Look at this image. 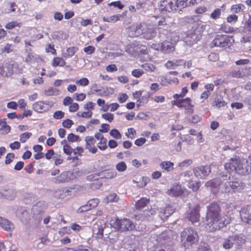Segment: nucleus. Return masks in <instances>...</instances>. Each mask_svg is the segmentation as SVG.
<instances>
[{"mask_svg":"<svg viewBox=\"0 0 251 251\" xmlns=\"http://www.w3.org/2000/svg\"><path fill=\"white\" fill-rule=\"evenodd\" d=\"M64 115H65V114L63 112H62L61 110H58V111H55L54 113V114L53 115V117L55 119H57V120L61 119L62 118H63L64 117Z\"/></svg>","mask_w":251,"mask_h":251,"instance_id":"obj_64","label":"nucleus"},{"mask_svg":"<svg viewBox=\"0 0 251 251\" xmlns=\"http://www.w3.org/2000/svg\"><path fill=\"white\" fill-rule=\"evenodd\" d=\"M0 226L6 231H9L13 228V225L8 220L0 217Z\"/></svg>","mask_w":251,"mask_h":251,"instance_id":"obj_23","label":"nucleus"},{"mask_svg":"<svg viewBox=\"0 0 251 251\" xmlns=\"http://www.w3.org/2000/svg\"><path fill=\"white\" fill-rule=\"evenodd\" d=\"M188 90L186 87H183L181 90L180 94H176L173 95V98L175 100L184 99L183 98L186 96L188 93Z\"/></svg>","mask_w":251,"mask_h":251,"instance_id":"obj_40","label":"nucleus"},{"mask_svg":"<svg viewBox=\"0 0 251 251\" xmlns=\"http://www.w3.org/2000/svg\"><path fill=\"white\" fill-rule=\"evenodd\" d=\"M84 141L85 149L94 154L98 151V148L96 146V139L95 136H87L85 137Z\"/></svg>","mask_w":251,"mask_h":251,"instance_id":"obj_11","label":"nucleus"},{"mask_svg":"<svg viewBox=\"0 0 251 251\" xmlns=\"http://www.w3.org/2000/svg\"><path fill=\"white\" fill-rule=\"evenodd\" d=\"M174 212V209L170 205H167L159 211V216L162 220L167 219Z\"/></svg>","mask_w":251,"mask_h":251,"instance_id":"obj_18","label":"nucleus"},{"mask_svg":"<svg viewBox=\"0 0 251 251\" xmlns=\"http://www.w3.org/2000/svg\"><path fill=\"white\" fill-rule=\"evenodd\" d=\"M128 32L130 36L137 37L143 35V37L147 39H151L154 34L152 30L148 28L147 25L145 23L131 26L128 28Z\"/></svg>","mask_w":251,"mask_h":251,"instance_id":"obj_2","label":"nucleus"},{"mask_svg":"<svg viewBox=\"0 0 251 251\" xmlns=\"http://www.w3.org/2000/svg\"><path fill=\"white\" fill-rule=\"evenodd\" d=\"M15 62L10 60L3 62L0 65V75L3 76H10L14 72Z\"/></svg>","mask_w":251,"mask_h":251,"instance_id":"obj_9","label":"nucleus"},{"mask_svg":"<svg viewBox=\"0 0 251 251\" xmlns=\"http://www.w3.org/2000/svg\"><path fill=\"white\" fill-rule=\"evenodd\" d=\"M141 67L148 72H153L156 69L155 67L151 63L143 64L141 65Z\"/></svg>","mask_w":251,"mask_h":251,"instance_id":"obj_43","label":"nucleus"},{"mask_svg":"<svg viewBox=\"0 0 251 251\" xmlns=\"http://www.w3.org/2000/svg\"><path fill=\"white\" fill-rule=\"evenodd\" d=\"M226 102L223 100V98H215L212 103V105L218 108H221L226 106Z\"/></svg>","mask_w":251,"mask_h":251,"instance_id":"obj_32","label":"nucleus"},{"mask_svg":"<svg viewBox=\"0 0 251 251\" xmlns=\"http://www.w3.org/2000/svg\"><path fill=\"white\" fill-rule=\"evenodd\" d=\"M15 158V155L14 153H8L5 158L4 163L8 165L12 163Z\"/></svg>","mask_w":251,"mask_h":251,"instance_id":"obj_49","label":"nucleus"},{"mask_svg":"<svg viewBox=\"0 0 251 251\" xmlns=\"http://www.w3.org/2000/svg\"><path fill=\"white\" fill-rule=\"evenodd\" d=\"M74 98L77 101H83L86 98V95L84 93H75L73 95Z\"/></svg>","mask_w":251,"mask_h":251,"instance_id":"obj_63","label":"nucleus"},{"mask_svg":"<svg viewBox=\"0 0 251 251\" xmlns=\"http://www.w3.org/2000/svg\"><path fill=\"white\" fill-rule=\"evenodd\" d=\"M159 166L162 170L167 172H171L174 169V163L169 161H162Z\"/></svg>","mask_w":251,"mask_h":251,"instance_id":"obj_22","label":"nucleus"},{"mask_svg":"<svg viewBox=\"0 0 251 251\" xmlns=\"http://www.w3.org/2000/svg\"><path fill=\"white\" fill-rule=\"evenodd\" d=\"M54 163L56 166L61 164L64 161L63 157L60 154H55L53 157Z\"/></svg>","mask_w":251,"mask_h":251,"instance_id":"obj_54","label":"nucleus"},{"mask_svg":"<svg viewBox=\"0 0 251 251\" xmlns=\"http://www.w3.org/2000/svg\"><path fill=\"white\" fill-rule=\"evenodd\" d=\"M50 106L49 101L45 102L43 101H38L33 104L32 108L37 112L43 113L47 111Z\"/></svg>","mask_w":251,"mask_h":251,"instance_id":"obj_15","label":"nucleus"},{"mask_svg":"<svg viewBox=\"0 0 251 251\" xmlns=\"http://www.w3.org/2000/svg\"><path fill=\"white\" fill-rule=\"evenodd\" d=\"M68 180V174L64 172L54 178V182L56 183H63Z\"/></svg>","mask_w":251,"mask_h":251,"instance_id":"obj_29","label":"nucleus"},{"mask_svg":"<svg viewBox=\"0 0 251 251\" xmlns=\"http://www.w3.org/2000/svg\"><path fill=\"white\" fill-rule=\"evenodd\" d=\"M177 8H184L195 4V0H176Z\"/></svg>","mask_w":251,"mask_h":251,"instance_id":"obj_20","label":"nucleus"},{"mask_svg":"<svg viewBox=\"0 0 251 251\" xmlns=\"http://www.w3.org/2000/svg\"><path fill=\"white\" fill-rule=\"evenodd\" d=\"M160 83L162 86H168L172 83L178 84L179 80L176 77L172 79L166 76H162L160 78Z\"/></svg>","mask_w":251,"mask_h":251,"instance_id":"obj_24","label":"nucleus"},{"mask_svg":"<svg viewBox=\"0 0 251 251\" xmlns=\"http://www.w3.org/2000/svg\"><path fill=\"white\" fill-rule=\"evenodd\" d=\"M183 63V59H176L172 61L169 60L165 63V66L169 69H175L176 67L181 66Z\"/></svg>","mask_w":251,"mask_h":251,"instance_id":"obj_21","label":"nucleus"},{"mask_svg":"<svg viewBox=\"0 0 251 251\" xmlns=\"http://www.w3.org/2000/svg\"><path fill=\"white\" fill-rule=\"evenodd\" d=\"M181 241L185 246L197 244L199 237L197 232L192 227L184 228L180 233Z\"/></svg>","mask_w":251,"mask_h":251,"instance_id":"obj_4","label":"nucleus"},{"mask_svg":"<svg viewBox=\"0 0 251 251\" xmlns=\"http://www.w3.org/2000/svg\"><path fill=\"white\" fill-rule=\"evenodd\" d=\"M193 172L197 177L200 179H203L210 173L211 168L207 165L201 166L194 168Z\"/></svg>","mask_w":251,"mask_h":251,"instance_id":"obj_10","label":"nucleus"},{"mask_svg":"<svg viewBox=\"0 0 251 251\" xmlns=\"http://www.w3.org/2000/svg\"><path fill=\"white\" fill-rule=\"evenodd\" d=\"M45 50L47 53H51L53 55H56L57 53L53 44H48L46 45Z\"/></svg>","mask_w":251,"mask_h":251,"instance_id":"obj_45","label":"nucleus"},{"mask_svg":"<svg viewBox=\"0 0 251 251\" xmlns=\"http://www.w3.org/2000/svg\"><path fill=\"white\" fill-rule=\"evenodd\" d=\"M201 206L197 204L192 207H189L187 211L186 218L192 224L198 222L200 221L201 214Z\"/></svg>","mask_w":251,"mask_h":251,"instance_id":"obj_8","label":"nucleus"},{"mask_svg":"<svg viewBox=\"0 0 251 251\" xmlns=\"http://www.w3.org/2000/svg\"><path fill=\"white\" fill-rule=\"evenodd\" d=\"M36 59V57L31 53H28L25 57V61L28 65L32 64L34 60Z\"/></svg>","mask_w":251,"mask_h":251,"instance_id":"obj_57","label":"nucleus"},{"mask_svg":"<svg viewBox=\"0 0 251 251\" xmlns=\"http://www.w3.org/2000/svg\"><path fill=\"white\" fill-rule=\"evenodd\" d=\"M52 37L57 40L67 38L66 34L63 31H56L53 32Z\"/></svg>","mask_w":251,"mask_h":251,"instance_id":"obj_37","label":"nucleus"},{"mask_svg":"<svg viewBox=\"0 0 251 251\" xmlns=\"http://www.w3.org/2000/svg\"><path fill=\"white\" fill-rule=\"evenodd\" d=\"M162 51L165 53H168L174 50V44L168 41H164L162 42Z\"/></svg>","mask_w":251,"mask_h":251,"instance_id":"obj_25","label":"nucleus"},{"mask_svg":"<svg viewBox=\"0 0 251 251\" xmlns=\"http://www.w3.org/2000/svg\"><path fill=\"white\" fill-rule=\"evenodd\" d=\"M144 74V72L142 69H134L131 72V75L135 77L139 78Z\"/></svg>","mask_w":251,"mask_h":251,"instance_id":"obj_58","label":"nucleus"},{"mask_svg":"<svg viewBox=\"0 0 251 251\" xmlns=\"http://www.w3.org/2000/svg\"><path fill=\"white\" fill-rule=\"evenodd\" d=\"M234 42L233 36L226 34H217L210 44L211 47H218L226 49L230 47Z\"/></svg>","mask_w":251,"mask_h":251,"instance_id":"obj_5","label":"nucleus"},{"mask_svg":"<svg viewBox=\"0 0 251 251\" xmlns=\"http://www.w3.org/2000/svg\"><path fill=\"white\" fill-rule=\"evenodd\" d=\"M161 11L171 12L177 9L176 0H164L161 1L160 5Z\"/></svg>","mask_w":251,"mask_h":251,"instance_id":"obj_12","label":"nucleus"},{"mask_svg":"<svg viewBox=\"0 0 251 251\" xmlns=\"http://www.w3.org/2000/svg\"><path fill=\"white\" fill-rule=\"evenodd\" d=\"M245 8L243 4L233 5L231 7V10L234 13H238L243 11Z\"/></svg>","mask_w":251,"mask_h":251,"instance_id":"obj_44","label":"nucleus"},{"mask_svg":"<svg viewBox=\"0 0 251 251\" xmlns=\"http://www.w3.org/2000/svg\"><path fill=\"white\" fill-rule=\"evenodd\" d=\"M167 193L169 196L177 197L183 195L184 192L180 185L174 184L168 190Z\"/></svg>","mask_w":251,"mask_h":251,"instance_id":"obj_16","label":"nucleus"},{"mask_svg":"<svg viewBox=\"0 0 251 251\" xmlns=\"http://www.w3.org/2000/svg\"><path fill=\"white\" fill-rule=\"evenodd\" d=\"M240 216L243 222L251 225V208L249 206L242 207L240 210Z\"/></svg>","mask_w":251,"mask_h":251,"instance_id":"obj_13","label":"nucleus"},{"mask_svg":"<svg viewBox=\"0 0 251 251\" xmlns=\"http://www.w3.org/2000/svg\"><path fill=\"white\" fill-rule=\"evenodd\" d=\"M221 207L218 202L210 203L206 207L204 227L208 232H214L229 223L228 220L222 217Z\"/></svg>","mask_w":251,"mask_h":251,"instance_id":"obj_1","label":"nucleus"},{"mask_svg":"<svg viewBox=\"0 0 251 251\" xmlns=\"http://www.w3.org/2000/svg\"><path fill=\"white\" fill-rule=\"evenodd\" d=\"M221 14V11L220 8H216L214 10V11L211 13L210 18L216 20L219 18H220Z\"/></svg>","mask_w":251,"mask_h":251,"instance_id":"obj_60","label":"nucleus"},{"mask_svg":"<svg viewBox=\"0 0 251 251\" xmlns=\"http://www.w3.org/2000/svg\"><path fill=\"white\" fill-rule=\"evenodd\" d=\"M221 30L225 33H232L235 31L233 27L226 25H223L221 26Z\"/></svg>","mask_w":251,"mask_h":251,"instance_id":"obj_59","label":"nucleus"},{"mask_svg":"<svg viewBox=\"0 0 251 251\" xmlns=\"http://www.w3.org/2000/svg\"><path fill=\"white\" fill-rule=\"evenodd\" d=\"M121 16L120 15H114L109 17H103L102 18V20L105 22L115 23L120 20V17Z\"/></svg>","mask_w":251,"mask_h":251,"instance_id":"obj_35","label":"nucleus"},{"mask_svg":"<svg viewBox=\"0 0 251 251\" xmlns=\"http://www.w3.org/2000/svg\"><path fill=\"white\" fill-rule=\"evenodd\" d=\"M226 189L229 192L231 190L233 191H238L242 189L243 186L238 181H228L226 183Z\"/></svg>","mask_w":251,"mask_h":251,"instance_id":"obj_17","label":"nucleus"},{"mask_svg":"<svg viewBox=\"0 0 251 251\" xmlns=\"http://www.w3.org/2000/svg\"><path fill=\"white\" fill-rule=\"evenodd\" d=\"M98 105L101 107V109L104 111H106L108 110L109 106L105 104V101L101 99H98L97 101Z\"/></svg>","mask_w":251,"mask_h":251,"instance_id":"obj_55","label":"nucleus"},{"mask_svg":"<svg viewBox=\"0 0 251 251\" xmlns=\"http://www.w3.org/2000/svg\"><path fill=\"white\" fill-rule=\"evenodd\" d=\"M6 119L0 120V132L1 134L5 135L8 133L11 130L10 126L8 125L6 122Z\"/></svg>","mask_w":251,"mask_h":251,"instance_id":"obj_26","label":"nucleus"},{"mask_svg":"<svg viewBox=\"0 0 251 251\" xmlns=\"http://www.w3.org/2000/svg\"><path fill=\"white\" fill-rule=\"evenodd\" d=\"M65 64V61L61 57H54L51 62V65L53 67L57 66L64 67Z\"/></svg>","mask_w":251,"mask_h":251,"instance_id":"obj_27","label":"nucleus"},{"mask_svg":"<svg viewBox=\"0 0 251 251\" xmlns=\"http://www.w3.org/2000/svg\"><path fill=\"white\" fill-rule=\"evenodd\" d=\"M99 202L98 199L94 198L88 201L87 204L89 207V209H93L97 206Z\"/></svg>","mask_w":251,"mask_h":251,"instance_id":"obj_50","label":"nucleus"},{"mask_svg":"<svg viewBox=\"0 0 251 251\" xmlns=\"http://www.w3.org/2000/svg\"><path fill=\"white\" fill-rule=\"evenodd\" d=\"M44 94L47 96H52L57 95L59 94V90L57 89L50 87L44 91Z\"/></svg>","mask_w":251,"mask_h":251,"instance_id":"obj_38","label":"nucleus"},{"mask_svg":"<svg viewBox=\"0 0 251 251\" xmlns=\"http://www.w3.org/2000/svg\"><path fill=\"white\" fill-rule=\"evenodd\" d=\"M233 244L237 247H240L246 242V240L242 237L239 235H234Z\"/></svg>","mask_w":251,"mask_h":251,"instance_id":"obj_33","label":"nucleus"},{"mask_svg":"<svg viewBox=\"0 0 251 251\" xmlns=\"http://www.w3.org/2000/svg\"><path fill=\"white\" fill-rule=\"evenodd\" d=\"M110 224L113 227L121 231L132 230L135 228L133 223L128 219L114 217L110 220Z\"/></svg>","mask_w":251,"mask_h":251,"instance_id":"obj_6","label":"nucleus"},{"mask_svg":"<svg viewBox=\"0 0 251 251\" xmlns=\"http://www.w3.org/2000/svg\"><path fill=\"white\" fill-rule=\"evenodd\" d=\"M172 104L179 108L183 109L184 114L186 115L192 114L194 112L195 105L192 100L189 97L172 100Z\"/></svg>","mask_w":251,"mask_h":251,"instance_id":"obj_7","label":"nucleus"},{"mask_svg":"<svg viewBox=\"0 0 251 251\" xmlns=\"http://www.w3.org/2000/svg\"><path fill=\"white\" fill-rule=\"evenodd\" d=\"M150 181V178L147 176H143L139 181H134V183H137V186L138 188H143Z\"/></svg>","mask_w":251,"mask_h":251,"instance_id":"obj_30","label":"nucleus"},{"mask_svg":"<svg viewBox=\"0 0 251 251\" xmlns=\"http://www.w3.org/2000/svg\"><path fill=\"white\" fill-rule=\"evenodd\" d=\"M233 236H228V238L224 239L222 245L223 247L226 250L232 248L233 245Z\"/></svg>","mask_w":251,"mask_h":251,"instance_id":"obj_28","label":"nucleus"},{"mask_svg":"<svg viewBox=\"0 0 251 251\" xmlns=\"http://www.w3.org/2000/svg\"><path fill=\"white\" fill-rule=\"evenodd\" d=\"M104 177L107 179H112L117 176V172L114 170H106L103 172Z\"/></svg>","mask_w":251,"mask_h":251,"instance_id":"obj_31","label":"nucleus"},{"mask_svg":"<svg viewBox=\"0 0 251 251\" xmlns=\"http://www.w3.org/2000/svg\"><path fill=\"white\" fill-rule=\"evenodd\" d=\"M109 134L111 137L117 140L121 139L122 136L120 131L116 128L111 129L109 132Z\"/></svg>","mask_w":251,"mask_h":251,"instance_id":"obj_42","label":"nucleus"},{"mask_svg":"<svg viewBox=\"0 0 251 251\" xmlns=\"http://www.w3.org/2000/svg\"><path fill=\"white\" fill-rule=\"evenodd\" d=\"M22 25L21 22H18L17 21H12L6 24L5 27L7 29H12L16 27H20Z\"/></svg>","mask_w":251,"mask_h":251,"instance_id":"obj_34","label":"nucleus"},{"mask_svg":"<svg viewBox=\"0 0 251 251\" xmlns=\"http://www.w3.org/2000/svg\"><path fill=\"white\" fill-rule=\"evenodd\" d=\"M107 199L109 202H117L119 200V198L115 193L110 194L107 196Z\"/></svg>","mask_w":251,"mask_h":251,"instance_id":"obj_62","label":"nucleus"},{"mask_svg":"<svg viewBox=\"0 0 251 251\" xmlns=\"http://www.w3.org/2000/svg\"><path fill=\"white\" fill-rule=\"evenodd\" d=\"M75 83L78 86L85 87L89 84V81L87 78L83 77L77 80Z\"/></svg>","mask_w":251,"mask_h":251,"instance_id":"obj_51","label":"nucleus"},{"mask_svg":"<svg viewBox=\"0 0 251 251\" xmlns=\"http://www.w3.org/2000/svg\"><path fill=\"white\" fill-rule=\"evenodd\" d=\"M95 137L98 141L97 144V148L100 151H105L107 149V141L103 134L100 132H97L95 134Z\"/></svg>","mask_w":251,"mask_h":251,"instance_id":"obj_14","label":"nucleus"},{"mask_svg":"<svg viewBox=\"0 0 251 251\" xmlns=\"http://www.w3.org/2000/svg\"><path fill=\"white\" fill-rule=\"evenodd\" d=\"M62 124L64 127L69 129L74 125V122L69 119H67L63 121Z\"/></svg>","mask_w":251,"mask_h":251,"instance_id":"obj_61","label":"nucleus"},{"mask_svg":"<svg viewBox=\"0 0 251 251\" xmlns=\"http://www.w3.org/2000/svg\"><path fill=\"white\" fill-rule=\"evenodd\" d=\"M31 136L32 133L29 132H26L22 133L20 135V141L21 143H24L26 142V141L29 139Z\"/></svg>","mask_w":251,"mask_h":251,"instance_id":"obj_47","label":"nucleus"},{"mask_svg":"<svg viewBox=\"0 0 251 251\" xmlns=\"http://www.w3.org/2000/svg\"><path fill=\"white\" fill-rule=\"evenodd\" d=\"M67 140L70 142H75L80 141L79 136L73 133H70L68 135Z\"/></svg>","mask_w":251,"mask_h":251,"instance_id":"obj_52","label":"nucleus"},{"mask_svg":"<svg viewBox=\"0 0 251 251\" xmlns=\"http://www.w3.org/2000/svg\"><path fill=\"white\" fill-rule=\"evenodd\" d=\"M200 186L201 183L199 181L196 182H193V181L190 182L188 185L189 188L192 189V190L194 192L198 191Z\"/></svg>","mask_w":251,"mask_h":251,"instance_id":"obj_53","label":"nucleus"},{"mask_svg":"<svg viewBox=\"0 0 251 251\" xmlns=\"http://www.w3.org/2000/svg\"><path fill=\"white\" fill-rule=\"evenodd\" d=\"M150 200L146 198H141L138 200L135 204V208L138 210H141L150 203Z\"/></svg>","mask_w":251,"mask_h":251,"instance_id":"obj_19","label":"nucleus"},{"mask_svg":"<svg viewBox=\"0 0 251 251\" xmlns=\"http://www.w3.org/2000/svg\"><path fill=\"white\" fill-rule=\"evenodd\" d=\"M220 185V181L218 179L214 178L211 179L205 183L207 187L216 188Z\"/></svg>","mask_w":251,"mask_h":251,"instance_id":"obj_41","label":"nucleus"},{"mask_svg":"<svg viewBox=\"0 0 251 251\" xmlns=\"http://www.w3.org/2000/svg\"><path fill=\"white\" fill-rule=\"evenodd\" d=\"M158 251H176L174 247L170 244H165Z\"/></svg>","mask_w":251,"mask_h":251,"instance_id":"obj_56","label":"nucleus"},{"mask_svg":"<svg viewBox=\"0 0 251 251\" xmlns=\"http://www.w3.org/2000/svg\"><path fill=\"white\" fill-rule=\"evenodd\" d=\"M77 49L75 47H72L67 48L66 52L63 54V56L65 58H69L73 56L75 54Z\"/></svg>","mask_w":251,"mask_h":251,"instance_id":"obj_39","label":"nucleus"},{"mask_svg":"<svg viewBox=\"0 0 251 251\" xmlns=\"http://www.w3.org/2000/svg\"><path fill=\"white\" fill-rule=\"evenodd\" d=\"M225 168L228 172H235L240 175H245L249 172L245 164L240 159L231 158L225 165Z\"/></svg>","mask_w":251,"mask_h":251,"instance_id":"obj_3","label":"nucleus"},{"mask_svg":"<svg viewBox=\"0 0 251 251\" xmlns=\"http://www.w3.org/2000/svg\"><path fill=\"white\" fill-rule=\"evenodd\" d=\"M116 169L118 172H124L127 169V165L124 161H120L116 164Z\"/></svg>","mask_w":251,"mask_h":251,"instance_id":"obj_46","label":"nucleus"},{"mask_svg":"<svg viewBox=\"0 0 251 251\" xmlns=\"http://www.w3.org/2000/svg\"><path fill=\"white\" fill-rule=\"evenodd\" d=\"M125 135L128 138L133 139L136 136V131L133 128L130 127L127 129V132H126Z\"/></svg>","mask_w":251,"mask_h":251,"instance_id":"obj_48","label":"nucleus"},{"mask_svg":"<svg viewBox=\"0 0 251 251\" xmlns=\"http://www.w3.org/2000/svg\"><path fill=\"white\" fill-rule=\"evenodd\" d=\"M64 143H66V140H64L61 142L62 144H63ZM63 151L64 153L68 155H71L72 153L73 152V149L71 147V146L67 144H65L63 145Z\"/></svg>","mask_w":251,"mask_h":251,"instance_id":"obj_36","label":"nucleus"}]
</instances>
